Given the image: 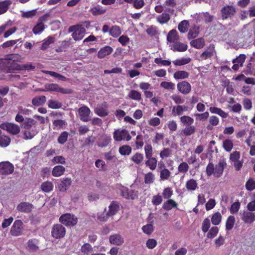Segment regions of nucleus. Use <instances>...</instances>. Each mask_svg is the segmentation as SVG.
I'll use <instances>...</instances> for the list:
<instances>
[{
  "instance_id": "f257e3e1",
  "label": "nucleus",
  "mask_w": 255,
  "mask_h": 255,
  "mask_svg": "<svg viewBox=\"0 0 255 255\" xmlns=\"http://www.w3.org/2000/svg\"><path fill=\"white\" fill-rule=\"evenodd\" d=\"M21 56L18 54H13L9 55L6 58L1 60V63L5 65L7 68L8 72H10L11 70H18L23 69L26 70H32L34 69L35 66L32 63H27L23 65L21 67L17 62H20L22 60Z\"/></svg>"
},
{
  "instance_id": "f03ea898",
  "label": "nucleus",
  "mask_w": 255,
  "mask_h": 255,
  "mask_svg": "<svg viewBox=\"0 0 255 255\" xmlns=\"http://www.w3.org/2000/svg\"><path fill=\"white\" fill-rule=\"evenodd\" d=\"M59 222L67 227H71L77 224L78 218L73 214L66 213L60 216Z\"/></svg>"
},
{
  "instance_id": "7ed1b4c3",
  "label": "nucleus",
  "mask_w": 255,
  "mask_h": 255,
  "mask_svg": "<svg viewBox=\"0 0 255 255\" xmlns=\"http://www.w3.org/2000/svg\"><path fill=\"white\" fill-rule=\"evenodd\" d=\"M69 31L73 32L72 36L75 40H80L83 38L86 30L82 26L78 25L70 27Z\"/></svg>"
},
{
  "instance_id": "20e7f679",
  "label": "nucleus",
  "mask_w": 255,
  "mask_h": 255,
  "mask_svg": "<svg viewBox=\"0 0 255 255\" xmlns=\"http://www.w3.org/2000/svg\"><path fill=\"white\" fill-rule=\"evenodd\" d=\"M51 236L56 239L63 238L66 234L65 228L61 224H55L51 229Z\"/></svg>"
},
{
  "instance_id": "39448f33",
  "label": "nucleus",
  "mask_w": 255,
  "mask_h": 255,
  "mask_svg": "<svg viewBox=\"0 0 255 255\" xmlns=\"http://www.w3.org/2000/svg\"><path fill=\"white\" fill-rule=\"evenodd\" d=\"M113 138L117 141H121L123 140L129 141L131 139V136L127 130L118 129L114 131Z\"/></svg>"
},
{
  "instance_id": "423d86ee",
  "label": "nucleus",
  "mask_w": 255,
  "mask_h": 255,
  "mask_svg": "<svg viewBox=\"0 0 255 255\" xmlns=\"http://www.w3.org/2000/svg\"><path fill=\"white\" fill-rule=\"evenodd\" d=\"M0 128L12 134H17L20 132L19 127L13 123H4L0 125Z\"/></svg>"
},
{
  "instance_id": "0eeeda50",
  "label": "nucleus",
  "mask_w": 255,
  "mask_h": 255,
  "mask_svg": "<svg viewBox=\"0 0 255 255\" xmlns=\"http://www.w3.org/2000/svg\"><path fill=\"white\" fill-rule=\"evenodd\" d=\"M78 112L82 121L87 122L91 120V111L88 107L85 106L81 107L78 109Z\"/></svg>"
},
{
  "instance_id": "6e6552de",
  "label": "nucleus",
  "mask_w": 255,
  "mask_h": 255,
  "mask_svg": "<svg viewBox=\"0 0 255 255\" xmlns=\"http://www.w3.org/2000/svg\"><path fill=\"white\" fill-rule=\"evenodd\" d=\"M240 214L241 219L245 224L251 225L255 221V212L247 210L243 211Z\"/></svg>"
},
{
  "instance_id": "1a4fd4ad",
  "label": "nucleus",
  "mask_w": 255,
  "mask_h": 255,
  "mask_svg": "<svg viewBox=\"0 0 255 255\" xmlns=\"http://www.w3.org/2000/svg\"><path fill=\"white\" fill-rule=\"evenodd\" d=\"M14 171L13 165L8 161L0 163V174L2 175H9Z\"/></svg>"
},
{
  "instance_id": "9d476101",
  "label": "nucleus",
  "mask_w": 255,
  "mask_h": 255,
  "mask_svg": "<svg viewBox=\"0 0 255 255\" xmlns=\"http://www.w3.org/2000/svg\"><path fill=\"white\" fill-rule=\"evenodd\" d=\"M95 113L99 117H106L109 115L108 105L103 103L97 106L94 109Z\"/></svg>"
},
{
  "instance_id": "9b49d317",
  "label": "nucleus",
  "mask_w": 255,
  "mask_h": 255,
  "mask_svg": "<svg viewBox=\"0 0 255 255\" xmlns=\"http://www.w3.org/2000/svg\"><path fill=\"white\" fill-rule=\"evenodd\" d=\"M22 226L23 223L20 220H16L11 228V234L14 236H18L21 235L23 229Z\"/></svg>"
},
{
  "instance_id": "f8f14e48",
  "label": "nucleus",
  "mask_w": 255,
  "mask_h": 255,
  "mask_svg": "<svg viewBox=\"0 0 255 255\" xmlns=\"http://www.w3.org/2000/svg\"><path fill=\"white\" fill-rule=\"evenodd\" d=\"M216 54L215 46L213 44H210L206 49L201 54L200 56V60H206L214 56Z\"/></svg>"
},
{
  "instance_id": "ddd939ff",
  "label": "nucleus",
  "mask_w": 255,
  "mask_h": 255,
  "mask_svg": "<svg viewBox=\"0 0 255 255\" xmlns=\"http://www.w3.org/2000/svg\"><path fill=\"white\" fill-rule=\"evenodd\" d=\"M221 11L223 19H227L234 16L236 10L234 6L226 5L222 8Z\"/></svg>"
},
{
  "instance_id": "4468645a",
  "label": "nucleus",
  "mask_w": 255,
  "mask_h": 255,
  "mask_svg": "<svg viewBox=\"0 0 255 255\" xmlns=\"http://www.w3.org/2000/svg\"><path fill=\"white\" fill-rule=\"evenodd\" d=\"M93 217L97 222H105L108 220L110 216L106 211V208H105L103 210L99 211L96 214H94Z\"/></svg>"
},
{
  "instance_id": "2eb2a0df",
  "label": "nucleus",
  "mask_w": 255,
  "mask_h": 255,
  "mask_svg": "<svg viewBox=\"0 0 255 255\" xmlns=\"http://www.w3.org/2000/svg\"><path fill=\"white\" fill-rule=\"evenodd\" d=\"M178 90L183 94H188L191 92V86L186 81L179 82L177 85Z\"/></svg>"
},
{
  "instance_id": "dca6fc26",
  "label": "nucleus",
  "mask_w": 255,
  "mask_h": 255,
  "mask_svg": "<svg viewBox=\"0 0 255 255\" xmlns=\"http://www.w3.org/2000/svg\"><path fill=\"white\" fill-rule=\"evenodd\" d=\"M72 180L70 178H63L61 182L57 185V188L61 192H65L71 186Z\"/></svg>"
},
{
  "instance_id": "f3484780",
  "label": "nucleus",
  "mask_w": 255,
  "mask_h": 255,
  "mask_svg": "<svg viewBox=\"0 0 255 255\" xmlns=\"http://www.w3.org/2000/svg\"><path fill=\"white\" fill-rule=\"evenodd\" d=\"M121 195L124 198L128 199H134L137 197L136 193L132 190H128L126 187H122L121 188Z\"/></svg>"
},
{
  "instance_id": "a211bd4d",
  "label": "nucleus",
  "mask_w": 255,
  "mask_h": 255,
  "mask_svg": "<svg viewBox=\"0 0 255 255\" xmlns=\"http://www.w3.org/2000/svg\"><path fill=\"white\" fill-rule=\"evenodd\" d=\"M110 243L114 245L121 246L124 243V239L120 234L111 235L109 237Z\"/></svg>"
},
{
  "instance_id": "6ab92c4d",
  "label": "nucleus",
  "mask_w": 255,
  "mask_h": 255,
  "mask_svg": "<svg viewBox=\"0 0 255 255\" xmlns=\"http://www.w3.org/2000/svg\"><path fill=\"white\" fill-rule=\"evenodd\" d=\"M33 208V206L31 204L27 202H21L16 207V209L18 211L24 213L30 212Z\"/></svg>"
},
{
  "instance_id": "aec40b11",
  "label": "nucleus",
  "mask_w": 255,
  "mask_h": 255,
  "mask_svg": "<svg viewBox=\"0 0 255 255\" xmlns=\"http://www.w3.org/2000/svg\"><path fill=\"white\" fill-rule=\"evenodd\" d=\"M226 166V162L224 160H220L215 167L214 176L216 177H220L223 174L224 168Z\"/></svg>"
},
{
  "instance_id": "412c9836",
  "label": "nucleus",
  "mask_w": 255,
  "mask_h": 255,
  "mask_svg": "<svg viewBox=\"0 0 255 255\" xmlns=\"http://www.w3.org/2000/svg\"><path fill=\"white\" fill-rule=\"evenodd\" d=\"M113 51V49L110 46H106L101 48L98 53V57L102 59L110 55Z\"/></svg>"
},
{
  "instance_id": "4be33fe9",
  "label": "nucleus",
  "mask_w": 255,
  "mask_h": 255,
  "mask_svg": "<svg viewBox=\"0 0 255 255\" xmlns=\"http://www.w3.org/2000/svg\"><path fill=\"white\" fill-rule=\"evenodd\" d=\"M170 46L171 47V49L173 51L179 52L185 51L188 48V46L186 44L179 42H176Z\"/></svg>"
},
{
  "instance_id": "5701e85b",
  "label": "nucleus",
  "mask_w": 255,
  "mask_h": 255,
  "mask_svg": "<svg viewBox=\"0 0 255 255\" xmlns=\"http://www.w3.org/2000/svg\"><path fill=\"white\" fill-rule=\"evenodd\" d=\"M188 111V108L186 106H176L173 107L172 113L174 116L182 115L184 112Z\"/></svg>"
},
{
  "instance_id": "b1692460",
  "label": "nucleus",
  "mask_w": 255,
  "mask_h": 255,
  "mask_svg": "<svg viewBox=\"0 0 255 255\" xmlns=\"http://www.w3.org/2000/svg\"><path fill=\"white\" fill-rule=\"evenodd\" d=\"M54 187L53 183L49 181H46L42 183L40 185L41 190L45 193H49L51 192Z\"/></svg>"
},
{
  "instance_id": "393cba45",
  "label": "nucleus",
  "mask_w": 255,
  "mask_h": 255,
  "mask_svg": "<svg viewBox=\"0 0 255 255\" xmlns=\"http://www.w3.org/2000/svg\"><path fill=\"white\" fill-rule=\"evenodd\" d=\"M190 45L196 49H201L204 47L205 41L204 38H199L192 40Z\"/></svg>"
},
{
  "instance_id": "a878e982",
  "label": "nucleus",
  "mask_w": 255,
  "mask_h": 255,
  "mask_svg": "<svg viewBox=\"0 0 255 255\" xmlns=\"http://www.w3.org/2000/svg\"><path fill=\"white\" fill-rule=\"evenodd\" d=\"M38 133L36 128L34 129H25L23 131V138L25 139H31L34 137Z\"/></svg>"
},
{
  "instance_id": "bb28decb",
  "label": "nucleus",
  "mask_w": 255,
  "mask_h": 255,
  "mask_svg": "<svg viewBox=\"0 0 255 255\" xmlns=\"http://www.w3.org/2000/svg\"><path fill=\"white\" fill-rule=\"evenodd\" d=\"M179 37L177 32L176 30L172 29L170 30L167 36V40L169 43H175L178 40Z\"/></svg>"
},
{
  "instance_id": "cd10ccee",
  "label": "nucleus",
  "mask_w": 255,
  "mask_h": 255,
  "mask_svg": "<svg viewBox=\"0 0 255 255\" xmlns=\"http://www.w3.org/2000/svg\"><path fill=\"white\" fill-rule=\"evenodd\" d=\"M111 140L112 138L110 135H103L100 138L98 144L99 146L105 147L111 142Z\"/></svg>"
},
{
  "instance_id": "c85d7f7f",
  "label": "nucleus",
  "mask_w": 255,
  "mask_h": 255,
  "mask_svg": "<svg viewBox=\"0 0 255 255\" xmlns=\"http://www.w3.org/2000/svg\"><path fill=\"white\" fill-rule=\"evenodd\" d=\"M28 250L31 252H36L39 250L38 241L36 239L29 240L27 243Z\"/></svg>"
},
{
  "instance_id": "c756f323",
  "label": "nucleus",
  "mask_w": 255,
  "mask_h": 255,
  "mask_svg": "<svg viewBox=\"0 0 255 255\" xmlns=\"http://www.w3.org/2000/svg\"><path fill=\"white\" fill-rule=\"evenodd\" d=\"M209 111L211 113L217 114L222 118H226L228 116V113L225 112L221 109L219 108L211 107L209 108Z\"/></svg>"
},
{
  "instance_id": "7c9ffc66",
  "label": "nucleus",
  "mask_w": 255,
  "mask_h": 255,
  "mask_svg": "<svg viewBox=\"0 0 255 255\" xmlns=\"http://www.w3.org/2000/svg\"><path fill=\"white\" fill-rule=\"evenodd\" d=\"M65 171V168L62 165L55 166L52 169V174L54 177H59L62 175Z\"/></svg>"
},
{
  "instance_id": "2f4dec72",
  "label": "nucleus",
  "mask_w": 255,
  "mask_h": 255,
  "mask_svg": "<svg viewBox=\"0 0 255 255\" xmlns=\"http://www.w3.org/2000/svg\"><path fill=\"white\" fill-rule=\"evenodd\" d=\"M90 11L94 15H99L105 13L106 9L101 5H97L91 8Z\"/></svg>"
},
{
  "instance_id": "473e14b6",
  "label": "nucleus",
  "mask_w": 255,
  "mask_h": 255,
  "mask_svg": "<svg viewBox=\"0 0 255 255\" xmlns=\"http://www.w3.org/2000/svg\"><path fill=\"white\" fill-rule=\"evenodd\" d=\"M66 124V122L64 120H55L53 122V129L57 130L63 129L65 128Z\"/></svg>"
},
{
  "instance_id": "72a5a7b5",
  "label": "nucleus",
  "mask_w": 255,
  "mask_h": 255,
  "mask_svg": "<svg viewBox=\"0 0 255 255\" xmlns=\"http://www.w3.org/2000/svg\"><path fill=\"white\" fill-rule=\"evenodd\" d=\"M119 209V205L115 202H112L108 207V215L110 217L115 215Z\"/></svg>"
},
{
  "instance_id": "f704fd0d",
  "label": "nucleus",
  "mask_w": 255,
  "mask_h": 255,
  "mask_svg": "<svg viewBox=\"0 0 255 255\" xmlns=\"http://www.w3.org/2000/svg\"><path fill=\"white\" fill-rule=\"evenodd\" d=\"M222 219L221 214L220 212H216L212 215L211 221L213 225L217 226L221 223Z\"/></svg>"
},
{
  "instance_id": "c9c22d12",
  "label": "nucleus",
  "mask_w": 255,
  "mask_h": 255,
  "mask_svg": "<svg viewBox=\"0 0 255 255\" xmlns=\"http://www.w3.org/2000/svg\"><path fill=\"white\" fill-rule=\"evenodd\" d=\"M199 34V27L194 26L191 27L188 33V38L189 39L195 38L198 36Z\"/></svg>"
},
{
  "instance_id": "e433bc0d",
  "label": "nucleus",
  "mask_w": 255,
  "mask_h": 255,
  "mask_svg": "<svg viewBox=\"0 0 255 255\" xmlns=\"http://www.w3.org/2000/svg\"><path fill=\"white\" fill-rule=\"evenodd\" d=\"M189 73L185 71L179 70L174 73L173 77L176 80L186 79L189 77Z\"/></svg>"
},
{
  "instance_id": "4c0bfd02",
  "label": "nucleus",
  "mask_w": 255,
  "mask_h": 255,
  "mask_svg": "<svg viewBox=\"0 0 255 255\" xmlns=\"http://www.w3.org/2000/svg\"><path fill=\"white\" fill-rule=\"evenodd\" d=\"M12 2L10 0H6L0 2V15L5 13L11 4Z\"/></svg>"
},
{
  "instance_id": "58836bf2",
  "label": "nucleus",
  "mask_w": 255,
  "mask_h": 255,
  "mask_svg": "<svg viewBox=\"0 0 255 255\" xmlns=\"http://www.w3.org/2000/svg\"><path fill=\"white\" fill-rule=\"evenodd\" d=\"M143 158L142 154L137 152L131 157L130 160L135 164L139 165L142 162Z\"/></svg>"
},
{
  "instance_id": "ea45409f",
  "label": "nucleus",
  "mask_w": 255,
  "mask_h": 255,
  "mask_svg": "<svg viewBox=\"0 0 255 255\" xmlns=\"http://www.w3.org/2000/svg\"><path fill=\"white\" fill-rule=\"evenodd\" d=\"M47 105L49 108L52 109H60L62 106V104L61 102L54 99L49 100L48 101Z\"/></svg>"
},
{
  "instance_id": "a19ab883",
  "label": "nucleus",
  "mask_w": 255,
  "mask_h": 255,
  "mask_svg": "<svg viewBox=\"0 0 255 255\" xmlns=\"http://www.w3.org/2000/svg\"><path fill=\"white\" fill-rule=\"evenodd\" d=\"M21 16L24 18H31L33 17L37 13V9H33L29 11L20 10Z\"/></svg>"
},
{
  "instance_id": "79ce46f5",
  "label": "nucleus",
  "mask_w": 255,
  "mask_h": 255,
  "mask_svg": "<svg viewBox=\"0 0 255 255\" xmlns=\"http://www.w3.org/2000/svg\"><path fill=\"white\" fill-rule=\"evenodd\" d=\"M177 204L172 199H169L165 201L163 204V208L166 210H170L173 208L176 207Z\"/></svg>"
},
{
  "instance_id": "37998d69",
  "label": "nucleus",
  "mask_w": 255,
  "mask_h": 255,
  "mask_svg": "<svg viewBox=\"0 0 255 255\" xmlns=\"http://www.w3.org/2000/svg\"><path fill=\"white\" fill-rule=\"evenodd\" d=\"M109 33L113 37H118L121 34L122 30L119 26L115 25L110 29Z\"/></svg>"
},
{
  "instance_id": "c03bdc74",
  "label": "nucleus",
  "mask_w": 255,
  "mask_h": 255,
  "mask_svg": "<svg viewBox=\"0 0 255 255\" xmlns=\"http://www.w3.org/2000/svg\"><path fill=\"white\" fill-rule=\"evenodd\" d=\"M46 102V97L44 96L36 97L32 99V103L35 106H39L43 105Z\"/></svg>"
},
{
  "instance_id": "a18cd8bd",
  "label": "nucleus",
  "mask_w": 255,
  "mask_h": 255,
  "mask_svg": "<svg viewBox=\"0 0 255 255\" xmlns=\"http://www.w3.org/2000/svg\"><path fill=\"white\" fill-rule=\"evenodd\" d=\"M235 223V218L232 215L229 216L226 222V230L230 231L233 229Z\"/></svg>"
},
{
  "instance_id": "49530a36",
  "label": "nucleus",
  "mask_w": 255,
  "mask_h": 255,
  "mask_svg": "<svg viewBox=\"0 0 255 255\" xmlns=\"http://www.w3.org/2000/svg\"><path fill=\"white\" fill-rule=\"evenodd\" d=\"M80 251L84 255H88L92 252L93 247L89 243H85L82 246Z\"/></svg>"
},
{
  "instance_id": "de8ad7c7",
  "label": "nucleus",
  "mask_w": 255,
  "mask_h": 255,
  "mask_svg": "<svg viewBox=\"0 0 255 255\" xmlns=\"http://www.w3.org/2000/svg\"><path fill=\"white\" fill-rule=\"evenodd\" d=\"M128 97L135 101H140L141 99V93L136 90H131L128 94Z\"/></svg>"
},
{
  "instance_id": "09e8293b",
  "label": "nucleus",
  "mask_w": 255,
  "mask_h": 255,
  "mask_svg": "<svg viewBox=\"0 0 255 255\" xmlns=\"http://www.w3.org/2000/svg\"><path fill=\"white\" fill-rule=\"evenodd\" d=\"M233 145V140L230 139H226L223 141V147L227 152H230L232 150Z\"/></svg>"
},
{
  "instance_id": "8fccbe9b",
  "label": "nucleus",
  "mask_w": 255,
  "mask_h": 255,
  "mask_svg": "<svg viewBox=\"0 0 255 255\" xmlns=\"http://www.w3.org/2000/svg\"><path fill=\"white\" fill-rule=\"evenodd\" d=\"M22 126L24 129H29L33 126H36V122L33 119L26 118L23 123Z\"/></svg>"
},
{
  "instance_id": "3c124183",
  "label": "nucleus",
  "mask_w": 255,
  "mask_h": 255,
  "mask_svg": "<svg viewBox=\"0 0 255 255\" xmlns=\"http://www.w3.org/2000/svg\"><path fill=\"white\" fill-rule=\"evenodd\" d=\"M148 160L145 162L146 166L152 170H154L157 166V160L155 158L150 157V158H146Z\"/></svg>"
},
{
  "instance_id": "603ef678",
  "label": "nucleus",
  "mask_w": 255,
  "mask_h": 255,
  "mask_svg": "<svg viewBox=\"0 0 255 255\" xmlns=\"http://www.w3.org/2000/svg\"><path fill=\"white\" fill-rule=\"evenodd\" d=\"M119 152L122 155H129L131 152V147L127 145H123L119 148Z\"/></svg>"
},
{
  "instance_id": "864d4df0",
  "label": "nucleus",
  "mask_w": 255,
  "mask_h": 255,
  "mask_svg": "<svg viewBox=\"0 0 255 255\" xmlns=\"http://www.w3.org/2000/svg\"><path fill=\"white\" fill-rule=\"evenodd\" d=\"M241 207V203L239 201H236L231 204L229 209L230 212L232 214H235L238 212Z\"/></svg>"
},
{
  "instance_id": "5fc2aeb1",
  "label": "nucleus",
  "mask_w": 255,
  "mask_h": 255,
  "mask_svg": "<svg viewBox=\"0 0 255 255\" xmlns=\"http://www.w3.org/2000/svg\"><path fill=\"white\" fill-rule=\"evenodd\" d=\"M160 86L161 88L167 90H173L175 88V84L171 82H162L160 83Z\"/></svg>"
},
{
  "instance_id": "6e6d98bb",
  "label": "nucleus",
  "mask_w": 255,
  "mask_h": 255,
  "mask_svg": "<svg viewBox=\"0 0 255 255\" xmlns=\"http://www.w3.org/2000/svg\"><path fill=\"white\" fill-rule=\"evenodd\" d=\"M11 139L6 135L0 136V146L2 147L7 146L10 143Z\"/></svg>"
},
{
  "instance_id": "4d7b16f0",
  "label": "nucleus",
  "mask_w": 255,
  "mask_h": 255,
  "mask_svg": "<svg viewBox=\"0 0 255 255\" xmlns=\"http://www.w3.org/2000/svg\"><path fill=\"white\" fill-rule=\"evenodd\" d=\"M190 61V58H182L173 61V63L176 66H182L189 63Z\"/></svg>"
},
{
  "instance_id": "13d9d810",
  "label": "nucleus",
  "mask_w": 255,
  "mask_h": 255,
  "mask_svg": "<svg viewBox=\"0 0 255 255\" xmlns=\"http://www.w3.org/2000/svg\"><path fill=\"white\" fill-rule=\"evenodd\" d=\"M207 235V237L208 239L214 238L219 233V228L217 227H213L209 230Z\"/></svg>"
},
{
  "instance_id": "bf43d9fd",
  "label": "nucleus",
  "mask_w": 255,
  "mask_h": 255,
  "mask_svg": "<svg viewBox=\"0 0 255 255\" xmlns=\"http://www.w3.org/2000/svg\"><path fill=\"white\" fill-rule=\"evenodd\" d=\"M180 122L184 125L190 126L194 123V119L188 116H183L180 118Z\"/></svg>"
},
{
  "instance_id": "052dcab7",
  "label": "nucleus",
  "mask_w": 255,
  "mask_h": 255,
  "mask_svg": "<svg viewBox=\"0 0 255 255\" xmlns=\"http://www.w3.org/2000/svg\"><path fill=\"white\" fill-rule=\"evenodd\" d=\"M186 187L188 190H195L197 187V183L195 180L191 179L187 181Z\"/></svg>"
},
{
  "instance_id": "680f3d73",
  "label": "nucleus",
  "mask_w": 255,
  "mask_h": 255,
  "mask_svg": "<svg viewBox=\"0 0 255 255\" xmlns=\"http://www.w3.org/2000/svg\"><path fill=\"white\" fill-rule=\"evenodd\" d=\"M170 175L171 172L167 168H163L160 171V178L161 180H167Z\"/></svg>"
},
{
  "instance_id": "e2e57ef3",
  "label": "nucleus",
  "mask_w": 255,
  "mask_h": 255,
  "mask_svg": "<svg viewBox=\"0 0 255 255\" xmlns=\"http://www.w3.org/2000/svg\"><path fill=\"white\" fill-rule=\"evenodd\" d=\"M196 128L193 126H188L183 129V133L186 136H189L195 133Z\"/></svg>"
},
{
  "instance_id": "0e129e2a",
  "label": "nucleus",
  "mask_w": 255,
  "mask_h": 255,
  "mask_svg": "<svg viewBox=\"0 0 255 255\" xmlns=\"http://www.w3.org/2000/svg\"><path fill=\"white\" fill-rule=\"evenodd\" d=\"M54 38L51 36H49L43 40L41 46V49H46L51 43L54 42Z\"/></svg>"
},
{
  "instance_id": "69168bd1",
  "label": "nucleus",
  "mask_w": 255,
  "mask_h": 255,
  "mask_svg": "<svg viewBox=\"0 0 255 255\" xmlns=\"http://www.w3.org/2000/svg\"><path fill=\"white\" fill-rule=\"evenodd\" d=\"M246 188L249 191L255 189V180L253 178H250L246 183Z\"/></svg>"
},
{
  "instance_id": "338daca9",
  "label": "nucleus",
  "mask_w": 255,
  "mask_h": 255,
  "mask_svg": "<svg viewBox=\"0 0 255 255\" xmlns=\"http://www.w3.org/2000/svg\"><path fill=\"white\" fill-rule=\"evenodd\" d=\"M156 19L160 23L163 24L168 21L170 19V16L168 14L162 13V14L158 16Z\"/></svg>"
},
{
  "instance_id": "774afa93",
  "label": "nucleus",
  "mask_w": 255,
  "mask_h": 255,
  "mask_svg": "<svg viewBox=\"0 0 255 255\" xmlns=\"http://www.w3.org/2000/svg\"><path fill=\"white\" fill-rule=\"evenodd\" d=\"M189 165L186 162H181L178 166V171L180 173H185L189 169Z\"/></svg>"
}]
</instances>
